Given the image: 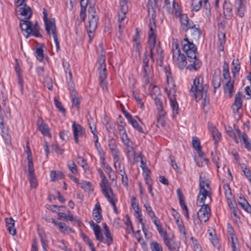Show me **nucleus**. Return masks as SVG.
Listing matches in <instances>:
<instances>
[{
    "instance_id": "412c9836",
    "label": "nucleus",
    "mask_w": 251,
    "mask_h": 251,
    "mask_svg": "<svg viewBox=\"0 0 251 251\" xmlns=\"http://www.w3.org/2000/svg\"><path fill=\"white\" fill-rule=\"evenodd\" d=\"M175 0H165V5L169 14H173L177 9Z\"/></svg>"
},
{
    "instance_id": "ddd939ff",
    "label": "nucleus",
    "mask_w": 251,
    "mask_h": 251,
    "mask_svg": "<svg viewBox=\"0 0 251 251\" xmlns=\"http://www.w3.org/2000/svg\"><path fill=\"white\" fill-rule=\"evenodd\" d=\"M28 19H24L20 20V26L23 32H25L24 33L25 38H27L30 35V30L31 29V25L32 23L29 21Z\"/></svg>"
},
{
    "instance_id": "864d4df0",
    "label": "nucleus",
    "mask_w": 251,
    "mask_h": 251,
    "mask_svg": "<svg viewBox=\"0 0 251 251\" xmlns=\"http://www.w3.org/2000/svg\"><path fill=\"white\" fill-rule=\"evenodd\" d=\"M68 166L71 171L74 174H76L77 172V167L73 161H70L68 163Z\"/></svg>"
},
{
    "instance_id": "6e6d98bb",
    "label": "nucleus",
    "mask_w": 251,
    "mask_h": 251,
    "mask_svg": "<svg viewBox=\"0 0 251 251\" xmlns=\"http://www.w3.org/2000/svg\"><path fill=\"white\" fill-rule=\"evenodd\" d=\"M237 62L238 60H236V62H235L234 60L232 61L233 69H232V72L233 75L238 74L240 69V65Z\"/></svg>"
},
{
    "instance_id": "8fccbe9b",
    "label": "nucleus",
    "mask_w": 251,
    "mask_h": 251,
    "mask_svg": "<svg viewBox=\"0 0 251 251\" xmlns=\"http://www.w3.org/2000/svg\"><path fill=\"white\" fill-rule=\"evenodd\" d=\"M192 145L193 147L197 151L198 150H200V149H201L200 141L198 137H195L193 138Z\"/></svg>"
},
{
    "instance_id": "a19ab883",
    "label": "nucleus",
    "mask_w": 251,
    "mask_h": 251,
    "mask_svg": "<svg viewBox=\"0 0 251 251\" xmlns=\"http://www.w3.org/2000/svg\"><path fill=\"white\" fill-rule=\"evenodd\" d=\"M151 95H152V98L154 100V102L157 106L158 112L161 110H163V104L160 99L156 97L155 95H153L152 93Z\"/></svg>"
},
{
    "instance_id": "c756f323",
    "label": "nucleus",
    "mask_w": 251,
    "mask_h": 251,
    "mask_svg": "<svg viewBox=\"0 0 251 251\" xmlns=\"http://www.w3.org/2000/svg\"><path fill=\"white\" fill-rule=\"evenodd\" d=\"M40 26H39L37 22L32 26L31 25V29L30 30V35H33L37 37H41L42 35L39 32Z\"/></svg>"
},
{
    "instance_id": "052dcab7",
    "label": "nucleus",
    "mask_w": 251,
    "mask_h": 251,
    "mask_svg": "<svg viewBox=\"0 0 251 251\" xmlns=\"http://www.w3.org/2000/svg\"><path fill=\"white\" fill-rule=\"evenodd\" d=\"M133 95L135 99L137 102V103L139 105V106L140 108L143 109L144 108V103L142 101L141 98L138 96V94L136 93L133 92Z\"/></svg>"
},
{
    "instance_id": "bb28decb",
    "label": "nucleus",
    "mask_w": 251,
    "mask_h": 251,
    "mask_svg": "<svg viewBox=\"0 0 251 251\" xmlns=\"http://www.w3.org/2000/svg\"><path fill=\"white\" fill-rule=\"evenodd\" d=\"M189 29H190L192 35L194 39H198L201 34V31L199 28L195 27V25H189Z\"/></svg>"
},
{
    "instance_id": "f03ea898",
    "label": "nucleus",
    "mask_w": 251,
    "mask_h": 251,
    "mask_svg": "<svg viewBox=\"0 0 251 251\" xmlns=\"http://www.w3.org/2000/svg\"><path fill=\"white\" fill-rule=\"evenodd\" d=\"M193 82L190 92L191 96L194 97L196 101H198L202 99L203 93L207 92L208 87L206 84H203V79L201 76H199L194 79Z\"/></svg>"
},
{
    "instance_id": "7ed1b4c3",
    "label": "nucleus",
    "mask_w": 251,
    "mask_h": 251,
    "mask_svg": "<svg viewBox=\"0 0 251 251\" xmlns=\"http://www.w3.org/2000/svg\"><path fill=\"white\" fill-rule=\"evenodd\" d=\"M98 20L99 18L95 7L94 6H90L88 8L89 25L86 27L90 40L94 36V33L97 28Z\"/></svg>"
},
{
    "instance_id": "393cba45",
    "label": "nucleus",
    "mask_w": 251,
    "mask_h": 251,
    "mask_svg": "<svg viewBox=\"0 0 251 251\" xmlns=\"http://www.w3.org/2000/svg\"><path fill=\"white\" fill-rule=\"evenodd\" d=\"M224 13L226 19H230L232 16V7L229 3L225 2L224 5Z\"/></svg>"
},
{
    "instance_id": "f3484780",
    "label": "nucleus",
    "mask_w": 251,
    "mask_h": 251,
    "mask_svg": "<svg viewBox=\"0 0 251 251\" xmlns=\"http://www.w3.org/2000/svg\"><path fill=\"white\" fill-rule=\"evenodd\" d=\"M221 71L219 69H218L215 71L212 80V83L214 89V93H216V89L221 86Z\"/></svg>"
},
{
    "instance_id": "9b49d317",
    "label": "nucleus",
    "mask_w": 251,
    "mask_h": 251,
    "mask_svg": "<svg viewBox=\"0 0 251 251\" xmlns=\"http://www.w3.org/2000/svg\"><path fill=\"white\" fill-rule=\"evenodd\" d=\"M174 59L176 58L177 60V63L180 69H183L187 65L186 58L183 54H181L180 50H176L174 52L173 56Z\"/></svg>"
},
{
    "instance_id": "0eeeda50",
    "label": "nucleus",
    "mask_w": 251,
    "mask_h": 251,
    "mask_svg": "<svg viewBox=\"0 0 251 251\" xmlns=\"http://www.w3.org/2000/svg\"><path fill=\"white\" fill-rule=\"evenodd\" d=\"M177 9L175 11L176 16L179 17V21L181 25L182 28L183 30L187 31L189 29V25H191L189 23L188 18L186 14L181 13L180 7L178 4H177Z\"/></svg>"
},
{
    "instance_id": "c03bdc74",
    "label": "nucleus",
    "mask_w": 251,
    "mask_h": 251,
    "mask_svg": "<svg viewBox=\"0 0 251 251\" xmlns=\"http://www.w3.org/2000/svg\"><path fill=\"white\" fill-rule=\"evenodd\" d=\"M44 51L42 48L40 47L37 48L35 54L36 58L40 62H41L44 59Z\"/></svg>"
},
{
    "instance_id": "bf43d9fd",
    "label": "nucleus",
    "mask_w": 251,
    "mask_h": 251,
    "mask_svg": "<svg viewBox=\"0 0 251 251\" xmlns=\"http://www.w3.org/2000/svg\"><path fill=\"white\" fill-rule=\"evenodd\" d=\"M104 234L106 238V239L105 240L104 243H106L108 246H109L113 242V238L110 235L109 230L105 231Z\"/></svg>"
},
{
    "instance_id": "5fc2aeb1",
    "label": "nucleus",
    "mask_w": 251,
    "mask_h": 251,
    "mask_svg": "<svg viewBox=\"0 0 251 251\" xmlns=\"http://www.w3.org/2000/svg\"><path fill=\"white\" fill-rule=\"evenodd\" d=\"M99 67L98 69H103L106 68L105 66V56L101 54L100 56L99 60Z\"/></svg>"
},
{
    "instance_id": "4d7b16f0",
    "label": "nucleus",
    "mask_w": 251,
    "mask_h": 251,
    "mask_svg": "<svg viewBox=\"0 0 251 251\" xmlns=\"http://www.w3.org/2000/svg\"><path fill=\"white\" fill-rule=\"evenodd\" d=\"M241 168L243 169V171L246 177L250 181H251V172L250 170L247 168L245 164L242 165Z\"/></svg>"
},
{
    "instance_id": "c85d7f7f",
    "label": "nucleus",
    "mask_w": 251,
    "mask_h": 251,
    "mask_svg": "<svg viewBox=\"0 0 251 251\" xmlns=\"http://www.w3.org/2000/svg\"><path fill=\"white\" fill-rule=\"evenodd\" d=\"M223 77L224 79L227 81H231V78L229 73L228 64L226 61H225L223 66Z\"/></svg>"
},
{
    "instance_id": "b1692460",
    "label": "nucleus",
    "mask_w": 251,
    "mask_h": 251,
    "mask_svg": "<svg viewBox=\"0 0 251 251\" xmlns=\"http://www.w3.org/2000/svg\"><path fill=\"white\" fill-rule=\"evenodd\" d=\"M57 215V219L60 220H64L66 222L73 221L74 220L73 215L69 210L68 211L67 214L63 212H58Z\"/></svg>"
},
{
    "instance_id": "de8ad7c7",
    "label": "nucleus",
    "mask_w": 251,
    "mask_h": 251,
    "mask_svg": "<svg viewBox=\"0 0 251 251\" xmlns=\"http://www.w3.org/2000/svg\"><path fill=\"white\" fill-rule=\"evenodd\" d=\"M51 34L52 35L55 46L56 48L57 51H58L59 50V42L58 39L57 33L56 31V29L52 30L50 31Z\"/></svg>"
},
{
    "instance_id": "2f4dec72",
    "label": "nucleus",
    "mask_w": 251,
    "mask_h": 251,
    "mask_svg": "<svg viewBox=\"0 0 251 251\" xmlns=\"http://www.w3.org/2000/svg\"><path fill=\"white\" fill-rule=\"evenodd\" d=\"M63 174L60 171H51L50 172V177L52 181L60 179L63 178Z\"/></svg>"
},
{
    "instance_id": "69168bd1",
    "label": "nucleus",
    "mask_w": 251,
    "mask_h": 251,
    "mask_svg": "<svg viewBox=\"0 0 251 251\" xmlns=\"http://www.w3.org/2000/svg\"><path fill=\"white\" fill-rule=\"evenodd\" d=\"M69 134L70 132L68 130H64L60 132L59 136L63 140L67 141L69 139Z\"/></svg>"
},
{
    "instance_id": "423d86ee",
    "label": "nucleus",
    "mask_w": 251,
    "mask_h": 251,
    "mask_svg": "<svg viewBox=\"0 0 251 251\" xmlns=\"http://www.w3.org/2000/svg\"><path fill=\"white\" fill-rule=\"evenodd\" d=\"M201 206V209L197 213L199 220L201 222H206L208 220L210 217V208L207 204H205V205Z\"/></svg>"
},
{
    "instance_id": "4c0bfd02",
    "label": "nucleus",
    "mask_w": 251,
    "mask_h": 251,
    "mask_svg": "<svg viewBox=\"0 0 251 251\" xmlns=\"http://www.w3.org/2000/svg\"><path fill=\"white\" fill-rule=\"evenodd\" d=\"M126 14H121L119 12V17H118V27L119 29V32H121V29L124 27L125 25V23H124V21L126 18Z\"/></svg>"
},
{
    "instance_id": "680f3d73",
    "label": "nucleus",
    "mask_w": 251,
    "mask_h": 251,
    "mask_svg": "<svg viewBox=\"0 0 251 251\" xmlns=\"http://www.w3.org/2000/svg\"><path fill=\"white\" fill-rule=\"evenodd\" d=\"M77 158L78 159V163L80 164L81 167L84 169H86L87 167V161L86 159L83 158L82 157L80 156H78Z\"/></svg>"
},
{
    "instance_id": "1a4fd4ad",
    "label": "nucleus",
    "mask_w": 251,
    "mask_h": 251,
    "mask_svg": "<svg viewBox=\"0 0 251 251\" xmlns=\"http://www.w3.org/2000/svg\"><path fill=\"white\" fill-rule=\"evenodd\" d=\"M72 127L75 141L76 143L78 144L79 142L78 136L86 137V133L85 132V129L80 125L75 124V122L73 123Z\"/></svg>"
},
{
    "instance_id": "6ab92c4d",
    "label": "nucleus",
    "mask_w": 251,
    "mask_h": 251,
    "mask_svg": "<svg viewBox=\"0 0 251 251\" xmlns=\"http://www.w3.org/2000/svg\"><path fill=\"white\" fill-rule=\"evenodd\" d=\"M20 14L25 17V19H30L32 15L31 8L26 4H23V6L19 7L18 10Z\"/></svg>"
},
{
    "instance_id": "f257e3e1",
    "label": "nucleus",
    "mask_w": 251,
    "mask_h": 251,
    "mask_svg": "<svg viewBox=\"0 0 251 251\" xmlns=\"http://www.w3.org/2000/svg\"><path fill=\"white\" fill-rule=\"evenodd\" d=\"M181 43L183 50L187 54L188 61L192 63L187 67V69L190 71L192 70H198L201 65V63L196 57L197 48L196 46L187 38H184Z\"/></svg>"
},
{
    "instance_id": "13d9d810",
    "label": "nucleus",
    "mask_w": 251,
    "mask_h": 251,
    "mask_svg": "<svg viewBox=\"0 0 251 251\" xmlns=\"http://www.w3.org/2000/svg\"><path fill=\"white\" fill-rule=\"evenodd\" d=\"M44 86L47 87L49 90H51L52 88V81L51 78L47 77L45 78L44 81Z\"/></svg>"
},
{
    "instance_id": "c9c22d12",
    "label": "nucleus",
    "mask_w": 251,
    "mask_h": 251,
    "mask_svg": "<svg viewBox=\"0 0 251 251\" xmlns=\"http://www.w3.org/2000/svg\"><path fill=\"white\" fill-rule=\"evenodd\" d=\"M233 87V82L231 81H227L224 87V90L225 92L229 93V97H231L232 95Z\"/></svg>"
},
{
    "instance_id": "79ce46f5",
    "label": "nucleus",
    "mask_w": 251,
    "mask_h": 251,
    "mask_svg": "<svg viewBox=\"0 0 251 251\" xmlns=\"http://www.w3.org/2000/svg\"><path fill=\"white\" fill-rule=\"evenodd\" d=\"M93 216L94 220L98 223H100L102 219V211L93 210Z\"/></svg>"
},
{
    "instance_id": "ea45409f",
    "label": "nucleus",
    "mask_w": 251,
    "mask_h": 251,
    "mask_svg": "<svg viewBox=\"0 0 251 251\" xmlns=\"http://www.w3.org/2000/svg\"><path fill=\"white\" fill-rule=\"evenodd\" d=\"M100 186L101 189V191L109 189V192H112V188L111 187L108 185V181L106 179V177L105 178L103 179V178H101V182L100 183Z\"/></svg>"
},
{
    "instance_id": "6e6552de",
    "label": "nucleus",
    "mask_w": 251,
    "mask_h": 251,
    "mask_svg": "<svg viewBox=\"0 0 251 251\" xmlns=\"http://www.w3.org/2000/svg\"><path fill=\"white\" fill-rule=\"evenodd\" d=\"M150 30L149 32V40L148 43L149 45V48L150 50H153L154 48V45L156 43V35L154 32L156 30V24L155 23H150L149 25Z\"/></svg>"
},
{
    "instance_id": "473e14b6",
    "label": "nucleus",
    "mask_w": 251,
    "mask_h": 251,
    "mask_svg": "<svg viewBox=\"0 0 251 251\" xmlns=\"http://www.w3.org/2000/svg\"><path fill=\"white\" fill-rule=\"evenodd\" d=\"M127 0H121L120 1L119 12L121 14H126L128 11V6L127 5Z\"/></svg>"
},
{
    "instance_id": "774afa93",
    "label": "nucleus",
    "mask_w": 251,
    "mask_h": 251,
    "mask_svg": "<svg viewBox=\"0 0 251 251\" xmlns=\"http://www.w3.org/2000/svg\"><path fill=\"white\" fill-rule=\"evenodd\" d=\"M54 103H55V105L56 107L58 108V109L60 110V111L61 112H62V113L65 112V109L63 107L61 103L55 98L54 99Z\"/></svg>"
},
{
    "instance_id": "0e129e2a",
    "label": "nucleus",
    "mask_w": 251,
    "mask_h": 251,
    "mask_svg": "<svg viewBox=\"0 0 251 251\" xmlns=\"http://www.w3.org/2000/svg\"><path fill=\"white\" fill-rule=\"evenodd\" d=\"M140 36L139 34V29L136 28V34L133 38V41L136 43V47L138 49L140 45Z\"/></svg>"
},
{
    "instance_id": "9d476101",
    "label": "nucleus",
    "mask_w": 251,
    "mask_h": 251,
    "mask_svg": "<svg viewBox=\"0 0 251 251\" xmlns=\"http://www.w3.org/2000/svg\"><path fill=\"white\" fill-rule=\"evenodd\" d=\"M175 91L174 90H171L168 94L170 104L173 110V116L174 117L178 114V105L175 98Z\"/></svg>"
},
{
    "instance_id": "a211bd4d",
    "label": "nucleus",
    "mask_w": 251,
    "mask_h": 251,
    "mask_svg": "<svg viewBox=\"0 0 251 251\" xmlns=\"http://www.w3.org/2000/svg\"><path fill=\"white\" fill-rule=\"evenodd\" d=\"M245 2L244 0H235V7L237 14L240 18L244 16Z\"/></svg>"
},
{
    "instance_id": "37998d69",
    "label": "nucleus",
    "mask_w": 251,
    "mask_h": 251,
    "mask_svg": "<svg viewBox=\"0 0 251 251\" xmlns=\"http://www.w3.org/2000/svg\"><path fill=\"white\" fill-rule=\"evenodd\" d=\"M202 0H193L192 5L193 6L192 10L195 11H199L201 7Z\"/></svg>"
},
{
    "instance_id": "a18cd8bd",
    "label": "nucleus",
    "mask_w": 251,
    "mask_h": 251,
    "mask_svg": "<svg viewBox=\"0 0 251 251\" xmlns=\"http://www.w3.org/2000/svg\"><path fill=\"white\" fill-rule=\"evenodd\" d=\"M132 126L135 128L138 131L141 133H145L143 128L138 125L137 122L133 118L128 122Z\"/></svg>"
},
{
    "instance_id": "09e8293b",
    "label": "nucleus",
    "mask_w": 251,
    "mask_h": 251,
    "mask_svg": "<svg viewBox=\"0 0 251 251\" xmlns=\"http://www.w3.org/2000/svg\"><path fill=\"white\" fill-rule=\"evenodd\" d=\"M78 184L80 187L85 191H89L91 188V184L90 182H87L84 180H81Z\"/></svg>"
},
{
    "instance_id": "aec40b11",
    "label": "nucleus",
    "mask_w": 251,
    "mask_h": 251,
    "mask_svg": "<svg viewBox=\"0 0 251 251\" xmlns=\"http://www.w3.org/2000/svg\"><path fill=\"white\" fill-rule=\"evenodd\" d=\"M99 79H100V86L102 88L103 90L107 89V86L106 84V82L105 80L107 78V74H106V68L103 69H99Z\"/></svg>"
},
{
    "instance_id": "3c124183",
    "label": "nucleus",
    "mask_w": 251,
    "mask_h": 251,
    "mask_svg": "<svg viewBox=\"0 0 251 251\" xmlns=\"http://www.w3.org/2000/svg\"><path fill=\"white\" fill-rule=\"evenodd\" d=\"M39 235L40 238V240L42 243V247L44 250H47V240L46 239V236L44 233L39 232Z\"/></svg>"
},
{
    "instance_id": "2eb2a0df",
    "label": "nucleus",
    "mask_w": 251,
    "mask_h": 251,
    "mask_svg": "<svg viewBox=\"0 0 251 251\" xmlns=\"http://www.w3.org/2000/svg\"><path fill=\"white\" fill-rule=\"evenodd\" d=\"M37 124L38 129L44 136H50L48 126L44 122L41 118H38Z\"/></svg>"
},
{
    "instance_id": "f704fd0d",
    "label": "nucleus",
    "mask_w": 251,
    "mask_h": 251,
    "mask_svg": "<svg viewBox=\"0 0 251 251\" xmlns=\"http://www.w3.org/2000/svg\"><path fill=\"white\" fill-rule=\"evenodd\" d=\"M108 147L112 153L119 151L116 141L114 139L108 140Z\"/></svg>"
},
{
    "instance_id": "58836bf2",
    "label": "nucleus",
    "mask_w": 251,
    "mask_h": 251,
    "mask_svg": "<svg viewBox=\"0 0 251 251\" xmlns=\"http://www.w3.org/2000/svg\"><path fill=\"white\" fill-rule=\"evenodd\" d=\"M212 137L215 140V144L217 145L220 140L221 135L219 131L215 127H213L211 130Z\"/></svg>"
},
{
    "instance_id": "338daca9",
    "label": "nucleus",
    "mask_w": 251,
    "mask_h": 251,
    "mask_svg": "<svg viewBox=\"0 0 251 251\" xmlns=\"http://www.w3.org/2000/svg\"><path fill=\"white\" fill-rule=\"evenodd\" d=\"M0 128L1 129L2 132V136L4 137H6L8 135V129L7 128L4 127V124L3 122V120L1 119V121H0Z\"/></svg>"
},
{
    "instance_id": "4be33fe9",
    "label": "nucleus",
    "mask_w": 251,
    "mask_h": 251,
    "mask_svg": "<svg viewBox=\"0 0 251 251\" xmlns=\"http://www.w3.org/2000/svg\"><path fill=\"white\" fill-rule=\"evenodd\" d=\"M28 178L31 188H35L37 186V180L35 177L34 169L28 170Z\"/></svg>"
},
{
    "instance_id": "39448f33",
    "label": "nucleus",
    "mask_w": 251,
    "mask_h": 251,
    "mask_svg": "<svg viewBox=\"0 0 251 251\" xmlns=\"http://www.w3.org/2000/svg\"><path fill=\"white\" fill-rule=\"evenodd\" d=\"M43 20L45 25V29L47 34L50 36V31L56 29L54 18L48 19V13L45 8L43 9Z\"/></svg>"
},
{
    "instance_id": "603ef678",
    "label": "nucleus",
    "mask_w": 251,
    "mask_h": 251,
    "mask_svg": "<svg viewBox=\"0 0 251 251\" xmlns=\"http://www.w3.org/2000/svg\"><path fill=\"white\" fill-rule=\"evenodd\" d=\"M151 251H163L162 246L157 242H152L151 244Z\"/></svg>"
},
{
    "instance_id": "a878e982",
    "label": "nucleus",
    "mask_w": 251,
    "mask_h": 251,
    "mask_svg": "<svg viewBox=\"0 0 251 251\" xmlns=\"http://www.w3.org/2000/svg\"><path fill=\"white\" fill-rule=\"evenodd\" d=\"M165 115L166 112L164 110H161L158 112V114L157 116V123L156 125L157 127H159L160 126L162 127H164L165 126Z\"/></svg>"
},
{
    "instance_id": "72a5a7b5",
    "label": "nucleus",
    "mask_w": 251,
    "mask_h": 251,
    "mask_svg": "<svg viewBox=\"0 0 251 251\" xmlns=\"http://www.w3.org/2000/svg\"><path fill=\"white\" fill-rule=\"evenodd\" d=\"M143 67L144 71L143 77L145 79L146 83H148L150 82L149 75L151 74V70L149 66H143Z\"/></svg>"
},
{
    "instance_id": "7c9ffc66",
    "label": "nucleus",
    "mask_w": 251,
    "mask_h": 251,
    "mask_svg": "<svg viewBox=\"0 0 251 251\" xmlns=\"http://www.w3.org/2000/svg\"><path fill=\"white\" fill-rule=\"evenodd\" d=\"M51 222L55 226L58 227L60 231L61 232H64L69 229V227L67 226L65 223L57 222L53 218L51 219Z\"/></svg>"
},
{
    "instance_id": "5701e85b",
    "label": "nucleus",
    "mask_w": 251,
    "mask_h": 251,
    "mask_svg": "<svg viewBox=\"0 0 251 251\" xmlns=\"http://www.w3.org/2000/svg\"><path fill=\"white\" fill-rule=\"evenodd\" d=\"M5 221L7 227V230L12 235H14L16 233V228L14 227L15 221L12 218H5Z\"/></svg>"
},
{
    "instance_id": "49530a36",
    "label": "nucleus",
    "mask_w": 251,
    "mask_h": 251,
    "mask_svg": "<svg viewBox=\"0 0 251 251\" xmlns=\"http://www.w3.org/2000/svg\"><path fill=\"white\" fill-rule=\"evenodd\" d=\"M125 123H124L123 125L121 126L122 129H120V131H123L122 134L121 135V139L123 143L130 141L126 133V131L125 128Z\"/></svg>"
},
{
    "instance_id": "e2e57ef3",
    "label": "nucleus",
    "mask_w": 251,
    "mask_h": 251,
    "mask_svg": "<svg viewBox=\"0 0 251 251\" xmlns=\"http://www.w3.org/2000/svg\"><path fill=\"white\" fill-rule=\"evenodd\" d=\"M121 175L122 176V184L125 187L127 188L128 186L127 176L125 172L121 174Z\"/></svg>"
},
{
    "instance_id": "cd10ccee",
    "label": "nucleus",
    "mask_w": 251,
    "mask_h": 251,
    "mask_svg": "<svg viewBox=\"0 0 251 251\" xmlns=\"http://www.w3.org/2000/svg\"><path fill=\"white\" fill-rule=\"evenodd\" d=\"M29 142L28 141L26 142V148L27 149V159L28 160V170L34 169L33 167V162L32 161V158L31 157V152L30 151L29 147L28 146Z\"/></svg>"
},
{
    "instance_id": "dca6fc26",
    "label": "nucleus",
    "mask_w": 251,
    "mask_h": 251,
    "mask_svg": "<svg viewBox=\"0 0 251 251\" xmlns=\"http://www.w3.org/2000/svg\"><path fill=\"white\" fill-rule=\"evenodd\" d=\"M155 0H149L148 4L149 16L151 15V18H150V23H155Z\"/></svg>"
},
{
    "instance_id": "e433bc0d",
    "label": "nucleus",
    "mask_w": 251,
    "mask_h": 251,
    "mask_svg": "<svg viewBox=\"0 0 251 251\" xmlns=\"http://www.w3.org/2000/svg\"><path fill=\"white\" fill-rule=\"evenodd\" d=\"M93 230L96 239L101 242L102 241L103 236L101 233V230L100 226H96L94 227Z\"/></svg>"
},
{
    "instance_id": "4468645a",
    "label": "nucleus",
    "mask_w": 251,
    "mask_h": 251,
    "mask_svg": "<svg viewBox=\"0 0 251 251\" xmlns=\"http://www.w3.org/2000/svg\"><path fill=\"white\" fill-rule=\"evenodd\" d=\"M165 235H166V233ZM164 241L165 244L167 246L170 251H179V244L175 242L174 240L169 239L168 237L165 235L164 237Z\"/></svg>"
},
{
    "instance_id": "20e7f679",
    "label": "nucleus",
    "mask_w": 251,
    "mask_h": 251,
    "mask_svg": "<svg viewBox=\"0 0 251 251\" xmlns=\"http://www.w3.org/2000/svg\"><path fill=\"white\" fill-rule=\"evenodd\" d=\"M211 193L206 189L200 190L197 198V205L198 206H203L205 204H209L211 202Z\"/></svg>"
},
{
    "instance_id": "f8f14e48",
    "label": "nucleus",
    "mask_w": 251,
    "mask_h": 251,
    "mask_svg": "<svg viewBox=\"0 0 251 251\" xmlns=\"http://www.w3.org/2000/svg\"><path fill=\"white\" fill-rule=\"evenodd\" d=\"M242 93L238 92L235 96V100L232 105V109L234 113H239V110L242 107Z\"/></svg>"
}]
</instances>
